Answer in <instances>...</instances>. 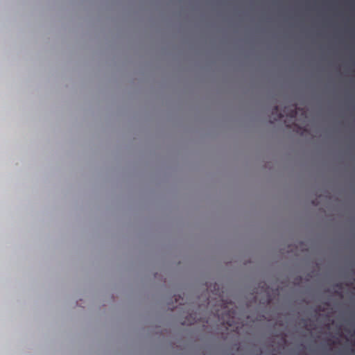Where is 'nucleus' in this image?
Instances as JSON below:
<instances>
[{
	"label": "nucleus",
	"instance_id": "nucleus-5",
	"mask_svg": "<svg viewBox=\"0 0 355 355\" xmlns=\"http://www.w3.org/2000/svg\"><path fill=\"white\" fill-rule=\"evenodd\" d=\"M266 301H267V302H268V303H270V302L271 299H270V297L269 296L268 297V298H267V300H266Z\"/></svg>",
	"mask_w": 355,
	"mask_h": 355
},
{
	"label": "nucleus",
	"instance_id": "nucleus-6",
	"mask_svg": "<svg viewBox=\"0 0 355 355\" xmlns=\"http://www.w3.org/2000/svg\"><path fill=\"white\" fill-rule=\"evenodd\" d=\"M306 355H311V354H307Z\"/></svg>",
	"mask_w": 355,
	"mask_h": 355
},
{
	"label": "nucleus",
	"instance_id": "nucleus-2",
	"mask_svg": "<svg viewBox=\"0 0 355 355\" xmlns=\"http://www.w3.org/2000/svg\"><path fill=\"white\" fill-rule=\"evenodd\" d=\"M227 306H224L222 310L215 309L216 314L218 317L219 321L223 324H226L228 327H233L235 323V312L233 310H227Z\"/></svg>",
	"mask_w": 355,
	"mask_h": 355
},
{
	"label": "nucleus",
	"instance_id": "nucleus-3",
	"mask_svg": "<svg viewBox=\"0 0 355 355\" xmlns=\"http://www.w3.org/2000/svg\"><path fill=\"white\" fill-rule=\"evenodd\" d=\"M198 320V319L196 318V316L193 317V314L190 313L188 317H187L184 321L182 322V324L191 325V324L196 323Z\"/></svg>",
	"mask_w": 355,
	"mask_h": 355
},
{
	"label": "nucleus",
	"instance_id": "nucleus-4",
	"mask_svg": "<svg viewBox=\"0 0 355 355\" xmlns=\"http://www.w3.org/2000/svg\"><path fill=\"white\" fill-rule=\"evenodd\" d=\"M180 299L183 300V297H182L180 295H178V296H177V295H175V302H178V301L179 300H180Z\"/></svg>",
	"mask_w": 355,
	"mask_h": 355
},
{
	"label": "nucleus",
	"instance_id": "nucleus-1",
	"mask_svg": "<svg viewBox=\"0 0 355 355\" xmlns=\"http://www.w3.org/2000/svg\"><path fill=\"white\" fill-rule=\"evenodd\" d=\"M299 112L305 119H308L306 112L304 110L298 108L295 104L286 103L282 110H279V106H275L271 112L270 123L279 121L286 116V119L284 120L286 123H292L296 125L295 122Z\"/></svg>",
	"mask_w": 355,
	"mask_h": 355
}]
</instances>
